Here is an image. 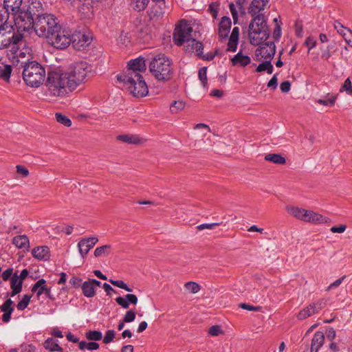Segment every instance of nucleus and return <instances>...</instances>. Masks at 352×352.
I'll return each instance as SVG.
<instances>
[{"label":"nucleus","instance_id":"0e129e2a","mask_svg":"<svg viewBox=\"0 0 352 352\" xmlns=\"http://www.w3.org/2000/svg\"><path fill=\"white\" fill-rule=\"evenodd\" d=\"M12 272H13L12 268H8L6 270H5L2 273V275H1L2 278L3 279V280L7 281L10 278H12L11 276L12 275Z\"/></svg>","mask_w":352,"mask_h":352},{"label":"nucleus","instance_id":"864d4df0","mask_svg":"<svg viewBox=\"0 0 352 352\" xmlns=\"http://www.w3.org/2000/svg\"><path fill=\"white\" fill-rule=\"evenodd\" d=\"M221 223H203L197 226V229L199 230H203L204 229L212 230L215 228L217 226L221 225Z\"/></svg>","mask_w":352,"mask_h":352},{"label":"nucleus","instance_id":"79ce46f5","mask_svg":"<svg viewBox=\"0 0 352 352\" xmlns=\"http://www.w3.org/2000/svg\"><path fill=\"white\" fill-rule=\"evenodd\" d=\"M346 92L348 95H352V83L349 78H347L340 89V92Z\"/></svg>","mask_w":352,"mask_h":352},{"label":"nucleus","instance_id":"ddd939ff","mask_svg":"<svg viewBox=\"0 0 352 352\" xmlns=\"http://www.w3.org/2000/svg\"><path fill=\"white\" fill-rule=\"evenodd\" d=\"M21 39V36L15 35L14 33L10 30L5 32L2 24L0 23V50L7 47L12 43L16 45Z\"/></svg>","mask_w":352,"mask_h":352},{"label":"nucleus","instance_id":"3c124183","mask_svg":"<svg viewBox=\"0 0 352 352\" xmlns=\"http://www.w3.org/2000/svg\"><path fill=\"white\" fill-rule=\"evenodd\" d=\"M135 319V313L133 310L131 309L126 312L123 320L126 323L131 322Z\"/></svg>","mask_w":352,"mask_h":352},{"label":"nucleus","instance_id":"a18cd8bd","mask_svg":"<svg viewBox=\"0 0 352 352\" xmlns=\"http://www.w3.org/2000/svg\"><path fill=\"white\" fill-rule=\"evenodd\" d=\"M334 28L337 30L338 33L344 38V34L350 32L351 30L343 26L340 22L336 21L334 23Z\"/></svg>","mask_w":352,"mask_h":352},{"label":"nucleus","instance_id":"774afa93","mask_svg":"<svg viewBox=\"0 0 352 352\" xmlns=\"http://www.w3.org/2000/svg\"><path fill=\"white\" fill-rule=\"evenodd\" d=\"M21 352H35V348L31 344L22 345Z\"/></svg>","mask_w":352,"mask_h":352},{"label":"nucleus","instance_id":"6ab92c4d","mask_svg":"<svg viewBox=\"0 0 352 352\" xmlns=\"http://www.w3.org/2000/svg\"><path fill=\"white\" fill-rule=\"evenodd\" d=\"M286 210L288 214L298 219L307 221L308 212L304 208L294 206H287Z\"/></svg>","mask_w":352,"mask_h":352},{"label":"nucleus","instance_id":"b1692460","mask_svg":"<svg viewBox=\"0 0 352 352\" xmlns=\"http://www.w3.org/2000/svg\"><path fill=\"white\" fill-rule=\"evenodd\" d=\"M116 302L124 309H128L129 303L135 305L138 303V297L135 294H126L124 298L118 297L116 298Z\"/></svg>","mask_w":352,"mask_h":352},{"label":"nucleus","instance_id":"423d86ee","mask_svg":"<svg viewBox=\"0 0 352 352\" xmlns=\"http://www.w3.org/2000/svg\"><path fill=\"white\" fill-rule=\"evenodd\" d=\"M118 80L123 83V86L133 97L142 98L148 93V86L142 75L132 74L131 76Z\"/></svg>","mask_w":352,"mask_h":352},{"label":"nucleus","instance_id":"de8ad7c7","mask_svg":"<svg viewBox=\"0 0 352 352\" xmlns=\"http://www.w3.org/2000/svg\"><path fill=\"white\" fill-rule=\"evenodd\" d=\"M207 68L206 67H201L199 70V78L203 86H206L207 84Z\"/></svg>","mask_w":352,"mask_h":352},{"label":"nucleus","instance_id":"37998d69","mask_svg":"<svg viewBox=\"0 0 352 352\" xmlns=\"http://www.w3.org/2000/svg\"><path fill=\"white\" fill-rule=\"evenodd\" d=\"M11 289H22V285L23 282L22 280H19V276L16 274H14L11 278V283H10Z\"/></svg>","mask_w":352,"mask_h":352},{"label":"nucleus","instance_id":"69168bd1","mask_svg":"<svg viewBox=\"0 0 352 352\" xmlns=\"http://www.w3.org/2000/svg\"><path fill=\"white\" fill-rule=\"evenodd\" d=\"M290 82L287 80L283 82L280 85V89L282 92L287 93L290 90Z\"/></svg>","mask_w":352,"mask_h":352},{"label":"nucleus","instance_id":"603ef678","mask_svg":"<svg viewBox=\"0 0 352 352\" xmlns=\"http://www.w3.org/2000/svg\"><path fill=\"white\" fill-rule=\"evenodd\" d=\"M208 333L212 336H217L220 334H223V331H222L220 326L213 325L209 329Z\"/></svg>","mask_w":352,"mask_h":352},{"label":"nucleus","instance_id":"6e6d98bb","mask_svg":"<svg viewBox=\"0 0 352 352\" xmlns=\"http://www.w3.org/2000/svg\"><path fill=\"white\" fill-rule=\"evenodd\" d=\"M239 40L229 38L227 50L230 52H235L237 48Z\"/></svg>","mask_w":352,"mask_h":352},{"label":"nucleus","instance_id":"338daca9","mask_svg":"<svg viewBox=\"0 0 352 352\" xmlns=\"http://www.w3.org/2000/svg\"><path fill=\"white\" fill-rule=\"evenodd\" d=\"M296 33L299 37L302 35V24L300 21H297L295 23Z\"/></svg>","mask_w":352,"mask_h":352},{"label":"nucleus","instance_id":"dca6fc26","mask_svg":"<svg viewBox=\"0 0 352 352\" xmlns=\"http://www.w3.org/2000/svg\"><path fill=\"white\" fill-rule=\"evenodd\" d=\"M165 9V2L159 1V3H153L148 11L149 19L153 21H158L164 16Z\"/></svg>","mask_w":352,"mask_h":352},{"label":"nucleus","instance_id":"a19ab883","mask_svg":"<svg viewBox=\"0 0 352 352\" xmlns=\"http://www.w3.org/2000/svg\"><path fill=\"white\" fill-rule=\"evenodd\" d=\"M56 121L65 126H70L72 125L71 120L65 115L60 113H56L55 114Z\"/></svg>","mask_w":352,"mask_h":352},{"label":"nucleus","instance_id":"393cba45","mask_svg":"<svg viewBox=\"0 0 352 352\" xmlns=\"http://www.w3.org/2000/svg\"><path fill=\"white\" fill-rule=\"evenodd\" d=\"M12 244L17 248L28 250L30 248V241L25 234L19 235L12 239Z\"/></svg>","mask_w":352,"mask_h":352},{"label":"nucleus","instance_id":"c9c22d12","mask_svg":"<svg viewBox=\"0 0 352 352\" xmlns=\"http://www.w3.org/2000/svg\"><path fill=\"white\" fill-rule=\"evenodd\" d=\"M337 99V95H328L324 99H319L317 102L324 106L333 107Z\"/></svg>","mask_w":352,"mask_h":352},{"label":"nucleus","instance_id":"f03ea898","mask_svg":"<svg viewBox=\"0 0 352 352\" xmlns=\"http://www.w3.org/2000/svg\"><path fill=\"white\" fill-rule=\"evenodd\" d=\"M151 74L159 81L168 80L172 76L171 62L164 54H157L148 65Z\"/></svg>","mask_w":352,"mask_h":352},{"label":"nucleus","instance_id":"f257e3e1","mask_svg":"<svg viewBox=\"0 0 352 352\" xmlns=\"http://www.w3.org/2000/svg\"><path fill=\"white\" fill-rule=\"evenodd\" d=\"M91 67L86 62H78L67 69H55L48 73L46 96L52 99L67 97L85 82Z\"/></svg>","mask_w":352,"mask_h":352},{"label":"nucleus","instance_id":"412c9836","mask_svg":"<svg viewBox=\"0 0 352 352\" xmlns=\"http://www.w3.org/2000/svg\"><path fill=\"white\" fill-rule=\"evenodd\" d=\"M250 62V57L248 55H244L241 52H238L231 58V63L233 66L244 67L249 65Z\"/></svg>","mask_w":352,"mask_h":352},{"label":"nucleus","instance_id":"09e8293b","mask_svg":"<svg viewBox=\"0 0 352 352\" xmlns=\"http://www.w3.org/2000/svg\"><path fill=\"white\" fill-rule=\"evenodd\" d=\"M42 294H45L51 300L54 299V297L51 294V288L47 287L46 285L38 289L37 292V296L39 297Z\"/></svg>","mask_w":352,"mask_h":352},{"label":"nucleus","instance_id":"c85d7f7f","mask_svg":"<svg viewBox=\"0 0 352 352\" xmlns=\"http://www.w3.org/2000/svg\"><path fill=\"white\" fill-rule=\"evenodd\" d=\"M43 344L45 349L50 351L63 352V349L58 345L57 340L52 338H47Z\"/></svg>","mask_w":352,"mask_h":352},{"label":"nucleus","instance_id":"aec40b11","mask_svg":"<svg viewBox=\"0 0 352 352\" xmlns=\"http://www.w3.org/2000/svg\"><path fill=\"white\" fill-rule=\"evenodd\" d=\"M231 20L229 17L223 16L219 23L218 34L221 39L226 38L230 30Z\"/></svg>","mask_w":352,"mask_h":352},{"label":"nucleus","instance_id":"1a4fd4ad","mask_svg":"<svg viewBox=\"0 0 352 352\" xmlns=\"http://www.w3.org/2000/svg\"><path fill=\"white\" fill-rule=\"evenodd\" d=\"M192 28L186 21L182 20L175 26L173 32V41L178 46H182L192 37Z\"/></svg>","mask_w":352,"mask_h":352},{"label":"nucleus","instance_id":"a878e982","mask_svg":"<svg viewBox=\"0 0 352 352\" xmlns=\"http://www.w3.org/2000/svg\"><path fill=\"white\" fill-rule=\"evenodd\" d=\"M13 303L14 302L9 298L0 307L1 311L4 312L2 316V320L4 322H9L11 318V314L14 310L13 307H12Z\"/></svg>","mask_w":352,"mask_h":352},{"label":"nucleus","instance_id":"052dcab7","mask_svg":"<svg viewBox=\"0 0 352 352\" xmlns=\"http://www.w3.org/2000/svg\"><path fill=\"white\" fill-rule=\"evenodd\" d=\"M239 307L243 309H246L248 311H257L261 309V307H254L251 305L245 304V303H241L239 305Z\"/></svg>","mask_w":352,"mask_h":352},{"label":"nucleus","instance_id":"7c9ffc66","mask_svg":"<svg viewBox=\"0 0 352 352\" xmlns=\"http://www.w3.org/2000/svg\"><path fill=\"white\" fill-rule=\"evenodd\" d=\"M325 305V302L323 299H317L313 301L312 304L309 305V316L318 313Z\"/></svg>","mask_w":352,"mask_h":352},{"label":"nucleus","instance_id":"680f3d73","mask_svg":"<svg viewBox=\"0 0 352 352\" xmlns=\"http://www.w3.org/2000/svg\"><path fill=\"white\" fill-rule=\"evenodd\" d=\"M16 172L23 177H26L29 175V170L25 167L21 165L16 166Z\"/></svg>","mask_w":352,"mask_h":352},{"label":"nucleus","instance_id":"9d476101","mask_svg":"<svg viewBox=\"0 0 352 352\" xmlns=\"http://www.w3.org/2000/svg\"><path fill=\"white\" fill-rule=\"evenodd\" d=\"M146 69V65L145 60L142 57H139L134 60H131L128 63V68L126 71L117 76V80H122L128 76H131V74L141 75L140 73L144 72Z\"/></svg>","mask_w":352,"mask_h":352},{"label":"nucleus","instance_id":"4468645a","mask_svg":"<svg viewBox=\"0 0 352 352\" xmlns=\"http://www.w3.org/2000/svg\"><path fill=\"white\" fill-rule=\"evenodd\" d=\"M98 239L96 236L83 238L78 243V248L80 256L84 258L89 250L98 243Z\"/></svg>","mask_w":352,"mask_h":352},{"label":"nucleus","instance_id":"e2e57ef3","mask_svg":"<svg viewBox=\"0 0 352 352\" xmlns=\"http://www.w3.org/2000/svg\"><path fill=\"white\" fill-rule=\"evenodd\" d=\"M69 283L74 287H78L80 285H82V279L77 277V276H73L69 280Z\"/></svg>","mask_w":352,"mask_h":352},{"label":"nucleus","instance_id":"4be33fe9","mask_svg":"<svg viewBox=\"0 0 352 352\" xmlns=\"http://www.w3.org/2000/svg\"><path fill=\"white\" fill-rule=\"evenodd\" d=\"M33 257L38 260L47 261L50 258V250L47 246H38L32 249Z\"/></svg>","mask_w":352,"mask_h":352},{"label":"nucleus","instance_id":"c756f323","mask_svg":"<svg viewBox=\"0 0 352 352\" xmlns=\"http://www.w3.org/2000/svg\"><path fill=\"white\" fill-rule=\"evenodd\" d=\"M12 72V67L10 65L0 63V78L8 82Z\"/></svg>","mask_w":352,"mask_h":352},{"label":"nucleus","instance_id":"58836bf2","mask_svg":"<svg viewBox=\"0 0 352 352\" xmlns=\"http://www.w3.org/2000/svg\"><path fill=\"white\" fill-rule=\"evenodd\" d=\"M185 107V102L182 100L174 101L170 107V111L173 113H177L180 111L183 110Z\"/></svg>","mask_w":352,"mask_h":352},{"label":"nucleus","instance_id":"cd10ccee","mask_svg":"<svg viewBox=\"0 0 352 352\" xmlns=\"http://www.w3.org/2000/svg\"><path fill=\"white\" fill-rule=\"evenodd\" d=\"M324 340V334L322 332H316L312 338L311 352H318L319 348L323 344Z\"/></svg>","mask_w":352,"mask_h":352},{"label":"nucleus","instance_id":"13d9d810","mask_svg":"<svg viewBox=\"0 0 352 352\" xmlns=\"http://www.w3.org/2000/svg\"><path fill=\"white\" fill-rule=\"evenodd\" d=\"M229 7H230V10L232 13V15L234 22L235 23L237 20L238 12H239L238 10L237 7L236 6V5L234 3H230L229 5Z\"/></svg>","mask_w":352,"mask_h":352},{"label":"nucleus","instance_id":"f704fd0d","mask_svg":"<svg viewBox=\"0 0 352 352\" xmlns=\"http://www.w3.org/2000/svg\"><path fill=\"white\" fill-rule=\"evenodd\" d=\"M111 247L110 245H104L98 247L94 251V256L96 257H100L104 255H108L111 252Z\"/></svg>","mask_w":352,"mask_h":352},{"label":"nucleus","instance_id":"39448f33","mask_svg":"<svg viewBox=\"0 0 352 352\" xmlns=\"http://www.w3.org/2000/svg\"><path fill=\"white\" fill-rule=\"evenodd\" d=\"M23 67V78L25 83L32 87H38L43 84L45 77V70L36 61L25 63Z\"/></svg>","mask_w":352,"mask_h":352},{"label":"nucleus","instance_id":"5fc2aeb1","mask_svg":"<svg viewBox=\"0 0 352 352\" xmlns=\"http://www.w3.org/2000/svg\"><path fill=\"white\" fill-rule=\"evenodd\" d=\"M346 278V276H342L341 278L337 279L336 280H335L333 283H332L331 284H330L328 287L327 288V291H330V290H332V289H336L337 287H338L343 282V280L345 279Z\"/></svg>","mask_w":352,"mask_h":352},{"label":"nucleus","instance_id":"20e7f679","mask_svg":"<svg viewBox=\"0 0 352 352\" xmlns=\"http://www.w3.org/2000/svg\"><path fill=\"white\" fill-rule=\"evenodd\" d=\"M59 26V21L54 14H38L35 18V32L39 37L47 38Z\"/></svg>","mask_w":352,"mask_h":352},{"label":"nucleus","instance_id":"7ed1b4c3","mask_svg":"<svg viewBox=\"0 0 352 352\" xmlns=\"http://www.w3.org/2000/svg\"><path fill=\"white\" fill-rule=\"evenodd\" d=\"M249 38L252 45H259L266 41L270 36V30L267 25L265 16L254 17L249 25Z\"/></svg>","mask_w":352,"mask_h":352},{"label":"nucleus","instance_id":"f8f14e48","mask_svg":"<svg viewBox=\"0 0 352 352\" xmlns=\"http://www.w3.org/2000/svg\"><path fill=\"white\" fill-rule=\"evenodd\" d=\"M91 38L89 35L82 32H77L72 34V45L76 50H84L91 44Z\"/></svg>","mask_w":352,"mask_h":352},{"label":"nucleus","instance_id":"c03bdc74","mask_svg":"<svg viewBox=\"0 0 352 352\" xmlns=\"http://www.w3.org/2000/svg\"><path fill=\"white\" fill-rule=\"evenodd\" d=\"M31 296L28 295L23 296V298L18 302L16 307L20 311L24 310L29 305Z\"/></svg>","mask_w":352,"mask_h":352},{"label":"nucleus","instance_id":"473e14b6","mask_svg":"<svg viewBox=\"0 0 352 352\" xmlns=\"http://www.w3.org/2000/svg\"><path fill=\"white\" fill-rule=\"evenodd\" d=\"M264 71H266L270 74L273 72V65L271 63V60H263V63L259 64L256 69V72H262Z\"/></svg>","mask_w":352,"mask_h":352},{"label":"nucleus","instance_id":"bb28decb","mask_svg":"<svg viewBox=\"0 0 352 352\" xmlns=\"http://www.w3.org/2000/svg\"><path fill=\"white\" fill-rule=\"evenodd\" d=\"M117 140L122 142H125L131 144H142L144 140L142 138L137 135L133 134H122L117 137Z\"/></svg>","mask_w":352,"mask_h":352},{"label":"nucleus","instance_id":"72a5a7b5","mask_svg":"<svg viewBox=\"0 0 352 352\" xmlns=\"http://www.w3.org/2000/svg\"><path fill=\"white\" fill-rule=\"evenodd\" d=\"M149 0H131V6L133 10L141 11L145 9Z\"/></svg>","mask_w":352,"mask_h":352},{"label":"nucleus","instance_id":"9b49d317","mask_svg":"<svg viewBox=\"0 0 352 352\" xmlns=\"http://www.w3.org/2000/svg\"><path fill=\"white\" fill-rule=\"evenodd\" d=\"M276 52L275 44L273 41H269L261 44L255 51L256 59L258 61L272 60Z\"/></svg>","mask_w":352,"mask_h":352},{"label":"nucleus","instance_id":"5701e85b","mask_svg":"<svg viewBox=\"0 0 352 352\" xmlns=\"http://www.w3.org/2000/svg\"><path fill=\"white\" fill-rule=\"evenodd\" d=\"M23 0H4L3 5L6 12L15 15L21 9Z\"/></svg>","mask_w":352,"mask_h":352},{"label":"nucleus","instance_id":"4c0bfd02","mask_svg":"<svg viewBox=\"0 0 352 352\" xmlns=\"http://www.w3.org/2000/svg\"><path fill=\"white\" fill-rule=\"evenodd\" d=\"M326 222V218L322 214L309 211V223H322Z\"/></svg>","mask_w":352,"mask_h":352},{"label":"nucleus","instance_id":"6e6552de","mask_svg":"<svg viewBox=\"0 0 352 352\" xmlns=\"http://www.w3.org/2000/svg\"><path fill=\"white\" fill-rule=\"evenodd\" d=\"M47 39L55 48L65 49L70 45L72 35L68 30L63 29L60 25L59 28L51 34Z\"/></svg>","mask_w":352,"mask_h":352},{"label":"nucleus","instance_id":"4d7b16f0","mask_svg":"<svg viewBox=\"0 0 352 352\" xmlns=\"http://www.w3.org/2000/svg\"><path fill=\"white\" fill-rule=\"evenodd\" d=\"M46 281L45 280L41 278L40 280H38L32 287V292H36L38 291L39 289H41V287H44L46 285Z\"/></svg>","mask_w":352,"mask_h":352},{"label":"nucleus","instance_id":"8fccbe9b","mask_svg":"<svg viewBox=\"0 0 352 352\" xmlns=\"http://www.w3.org/2000/svg\"><path fill=\"white\" fill-rule=\"evenodd\" d=\"M116 332L114 330H108L103 338V342L104 344H109L115 338Z\"/></svg>","mask_w":352,"mask_h":352},{"label":"nucleus","instance_id":"2f4dec72","mask_svg":"<svg viewBox=\"0 0 352 352\" xmlns=\"http://www.w3.org/2000/svg\"><path fill=\"white\" fill-rule=\"evenodd\" d=\"M265 160L276 164H284L286 162L285 158L280 154L269 153L265 156Z\"/></svg>","mask_w":352,"mask_h":352},{"label":"nucleus","instance_id":"a211bd4d","mask_svg":"<svg viewBox=\"0 0 352 352\" xmlns=\"http://www.w3.org/2000/svg\"><path fill=\"white\" fill-rule=\"evenodd\" d=\"M268 3V0H253L250 7V12L255 17L256 16H263V11Z\"/></svg>","mask_w":352,"mask_h":352},{"label":"nucleus","instance_id":"f3484780","mask_svg":"<svg viewBox=\"0 0 352 352\" xmlns=\"http://www.w3.org/2000/svg\"><path fill=\"white\" fill-rule=\"evenodd\" d=\"M182 45L184 46V50L188 53L195 52L199 57H201V54H203V44L197 41L193 37L188 40Z\"/></svg>","mask_w":352,"mask_h":352},{"label":"nucleus","instance_id":"49530a36","mask_svg":"<svg viewBox=\"0 0 352 352\" xmlns=\"http://www.w3.org/2000/svg\"><path fill=\"white\" fill-rule=\"evenodd\" d=\"M109 282L114 286H116L119 288L123 289L127 292H132V289L129 287L122 280H114L113 279H110Z\"/></svg>","mask_w":352,"mask_h":352},{"label":"nucleus","instance_id":"e433bc0d","mask_svg":"<svg viewBox=\"0 0 352 352\" xmlns=\"http://www.w3.org/2000/svg\"><path fill=\"white\" fill-rule=\"evenodd\" d=\"M86 338L91 341H99L102 338V333L99 331H89L85 333Z\"/></svg>","mask_w":352,"mask_h":352},{"label":"nucleus","instance_id":"bf43d9fd","mask_svg":"<svg viewBox=\"0 0 352 352\" xmlns=\"http://www.w3.org/2000/svg\"><path fill=\"white\" fill-rule=\"evenodd\" d=\"M346 229L345 225H340L339 226H332L330 230L333 233H343Z\"/></svg>","mask_w":352,"mask_h":352},{"label":"nucleus","instance_id":"0eeeda50","mask_svg":"<svg viewBox=\"0 0 352 352\" xmlns=\"http://www.w3.org/2000/svg\"><path fill=\"white\" fill-rule=\"evenodd\" d=\"M36 6L32 3L26 10H19L14 16V25L19 32H26L34 28L35 30L34 12Z\"/></svg>","mask_w":352,"mask_h":352},{"label":"nucleus","instance_id":"ea45409f","mask_svg":"<svg viewBox=\"0 0 352 352\" xmlns=\"http://www.w3.org/2000/svg\"><path fill=\"white\" fill-rule=\"evenodd\" d=\"M184 287L190 293L197 294L200 290V286L198 283L192 281H189L185 283Z\"/></svg>","mask_w":352,"mask_h":352},{"label":"nucleus","instance_id":"2eb2a0df","mask_svg":"<svg viewBox=\"0 0 352 352\" xmlns=\"http://www.w3.org/2000/svg\"><path fill=\"white\" fill-rule=\"evenodd\" d=\"M101 283L94 278H89L88 280L82 283L81 289L82 294L87 298H91L96 295V289L100 287Z\"/></svg>","mask_w":352,"mask_h":352}]
</instances>
